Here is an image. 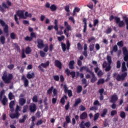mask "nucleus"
<instances>
[{"instance_id": "nucleus-16", "label": "nucleus", "mask_w": 128, "mask_h": 128, "mask_svg": "<svg viewBox=\"0 0 128 128\" xmlns=\"http://www.w3.org/2000/svg\"><path fill=\"white\" fill-rule=\"evenodd\" d=\"M22 80H23L24 84V86L25 88H28V80L26 78V76H22Z\"/></svg>"}, {"instance_id": "nucleus-28", "label": "nucleus", "mask_w": 128, "mask_h": 128, "mask_svg": "<svg viewBox=\"0 0 128 128\" xmlns=\"http://www.w3.org/2000/svg\"><path fill=\"white\" fill-rule=\"evenodd\" d=\"M8 98H6V96H4V98L2 99L0 102H2V104L3 106H6V102H8Z\"/></svg>"}, {"instance_id": "nucleus-38", "label": "nucleus", "mask_w": 128, "mask_h": 128, "mask_svg": "<svg viewBox=\"0 0 128 128\" xmlns=\"http://www.w3.org/2000/svg\"><path fill=\"white\" fill-rule=\"evenodd\" d=\"M82 86H78L77 87L78 94H80V93L82 92Z\"/></svg>"}, {"instance_id": "nucleus-64", "label": "nucleus", "mask_w": 128, "mask_h": 128, "mask_svg": "<svg viewBox=\"0 0 128 128\" xmlns=\"http://www.w3.org/2000/svg\"><path fill=\"white\" fill-rule=\"evenodd\" d=\"M52 50H54V44H50L49 46V50L50 52H52Z\"/></svg>"}, {"instance_id": "nucleus-3", "label": "nucleus", "mask_w": 128, "mask_h": 128, "mask_svg": "<svg viewBox=\"0 0 128 128\" xmlns=\"http://www.w3.org/2000/svg\"><path fill=\"white\" fill-rule=\"evenodd\" d=\"M13 78L12 74H9L8 76L5 72L2 76V80L4 81V84H10V81Z\"/></svg>"}, {"instance_id": "nucleus-41", "label": "nucleus", "mask_w": 128, "mask_h": 128, "mask_svg": "<svg viewBox=\"0 0 128 128\" xmlns=\"http://www.w3.org/2000/svg\"><path fill=\"white\" fill-rule=\"evenodd\" d=\"M65 38L64 36H60L58 37V42H62V40H64Z\"/></svg>"}, {"instance_id": "nucleus-19", "label": "nucleus", "mask_w": 128, "mask_h": 128, "mask_svg": "<svg viewBox=\"0 0 128 128\" xmlns=\"http://www.w3.org/2000/svg\"><path fill=\"white\" fill-rule=\"evenodd\" d=\"M82 22L84 24V29L82 30L83 32H86V28L88 26V24L86 23L87 20L86 18H84L82 19Z\"/></svg>"}, {"instance_id": "nucleus-61", "label": "nucleus", "mask_w": 128, "mask_h": 128, "mask_svg": "<svg viewBox=\"0 0 128 128\" xmlns=\"http://www.w3.org/2000/svg\"><path fill=\"white\" fill-rule=\"evenodd\" d=\"M60 102L62 104H64V102H66V100H64V98L62 97L60 100Z\"/></svg>"}, {"instance_id": "nucleus-59", "label": "nucleus", "mask_w": 128, "mask_h": 128, "mask_svg": "<svg viewBox=\"0 0 128 128\" xmlns=\"http://www.w3.org/2000/svg\"><path fill=\"white\" fill-rule=\"evenodd\" d=\"M85 110H86V107L84 106L81 105L80 106V112H84V111Z\"/></svg>"}, {"instance_id": "nucleus-22", "label": "nucleus", "mask_w": 128, "mask_h": 128, "mask_svg": "<svg viewBox=\"0 0 128 128\" xmlns=\"http://www.w3.org/2000/svg\"><path fill=\"white\" fill-rule=\"evenodd\" d=\"M88 118V113L86 112H83L80 115V119L84 120H86V118Z\"/></svg>"}, {"instance_id": "nucleus-21", "label": "nucleus", "mask_w": 128, "mask_h": 128, "mask_svg": "<svg viewBox=\"0 0 128 128\" xmlns=\"http://www.w3.org/2000/svg\"><path fill=\"white\" fill-rule=\"evenodd\" d=\"M82 102V100L80 98H78L76 100H75L74 104L73 105V106L74 108H76V106H78Z\"/></svg>"}, {"instance_id": "nucleus-20", "label": "nucleus", "mask_w": 128, "mask_h": 128, "mask_svg": "<svg viewBox=\"0 0 128 128\" xmlns=\"http://www.w3.org/2000/svg\"><path fill=\"white\" fill-rule=\"evenodd\" d=\"M61 48L63 52H66V50H69L70 47H66V44L64 42H61Z\"/></svg>"}, {"instance_id": "nucleus-11", "label": "nucleus", "mask_w": 128, "mask_h": 128, "mask_svg": "<svg viewBox=\"0 0 128 128\" xmlns=\"http://www.w3.org/2000/svg\"><path fill=\"white\" fill-rule=\"evenodd\" d=\"M118 95L114 94L111 96L110 102H112V104H116L118 102Z\"/></svg>"}, {"instance_id": "nucleus-49", "label": "nucleus", "mask_w": 128, "mask_h": 128, "mask_svg": "<svg viewBox=\"0 0 128 128\" xmlns=\"http://www.w3.org/2000/svg\"><path fill=\"white\" fill-rule=\"evenodd\" d=\"M10 38L12 40H16V34L14 32L10 33Z\"/></svg>"}, {"instance_id": "nucleus-34", "label": "nucleus", "mask_w": 128, "mask_h": 128, "mask_svg": "<svg viewBox=\"0 0 128 128\" xmlns=\"http://www.w3.org/2000/svg\"><path fill=\"white\" fill-rule=\"evenodd\" d=\"M104 84V78L99 79L97 82L98 86H100V84Z\"/></svg>"}, {"instance_id": "nucleus-9", "label": "nucleus", "mask_w": 128, "mask_h": 128, "mask_svg": "<svg viewBox=\"0 0 128 128\" xmlns=\"http://www.w3.org/2000/svg\"><path fill=\"white\" fill-rule=\"evenodd\" d=\"M123 54L124 56V62H128V50L126 47L124 46L122 48Z\"/></svg>"}, {"instance_id": "nucleus-8", "label": "nucleus", "mask_w": 128, "mask_h": 128, "mask_svg": "<svg viewBox=\"0 0 128 128\" xmlns=\"http://www.w3.org/2000/svg\"><path fill=\"white\" fill-rule=\"evenodd\" d=\"M128 76V72H124L122 73V74H118L116 76V80L117 82H120V80H124Z\"/></svg>"}, {"instance_id": "nucleus-46", "label": "nucleus", "mask_w": 128, "mask_h": 128, "mask_svg": "<svg viewBox=\"0 0 128 128\" xmlns=\"http://www.w3.org/2000/svg\"><path fill=\"white\" fill-rule=\"evenodd\" d=\"M124 22L126 24V28L128 30V18L124 17Z\"/></svg>"}, {"instance_id": "nucleus-10", "label": "nucleus", "mask_w": 128, "mask_h": 128, "mask_svg": "<svg viewBox=\"0 0 128 128\" xmlns=\"http://www.w3.org/2000/svg\"><path fill=\"white\" fill-rule=\"evenodd\" d=\"M68 86H66V85L64 84V92L65 94H68V96H69V98H70L72 96V91L70 90H68Z\"/></svg>"}, {"instance_id": "nucleus-13", "label": "nucleus", "mask_w": 128, "mask_h": 128, "mask_svg": "<svg viewBox=\"0 0 128 128\" xmlns=\"http://www.w3.org/2000/svg\"><path fill=\"white\" fill-rule=\"evenodd\" d=\"M37 46L38 48H44V40L42 39H38L37 40Z\"/></svg>"}, {"instance_id": "nucleus-1", "label": "nucleus", "mask_w": 128, "mask_h": 128, "mask_svg": "<svg viewBox=\"0 0 128 128\" xmlns=\"http://www.w3.org/2000/svg\"><path fill=\"white\" fill-rule=\"evenodd\" d=\"M18 16H19L20 18H24L26 20V17L24 16V10H18L16 12V14L14 15V20L16 22V24L19 25L20 22H18Z\"/></svg>"}, {"instance_id": "nucleus-42", "label": "nucleus", "mask_w": 128, "mask_h": 128, "mask_svg": "<svg viewBox=\"0 0 128 128\" xmlns=\"http://www.w3.org/2000/svg\"><path fill=\"white\" fill-rule=\"evenodd\" d=\"M93 22H94V26H98V19H96L94 20L93 21Z\"/></svg>"}, {"instance_id": "nucleus-31", "label": "nucleus", "mask_w": 128, "mask_h": 128, "mask_svg": "<svg viewBox=\"0 0 128 128\" xmlns=\"http://www.w3.org/2000/svg\"><path fill=\"white\" fill-rule=\"evenodd\" d=\"M40 66H42L44 68H46L50 66V62L47 61L46 63H42Z\"/></svg>"}, {"instance_id": "nucleus-5", "label": "nucleus", "mask_w": 128, "mask_h": 128, "mask_svg": "<svg viewBox=\"0 0 128 128\" xmlns=\"http://www.w3.org/2000/svg\"><path fill=\"white\" fill-rule=\"evenodd\" d=\"M0 24L2 26L4 27V32L6 34V36H8L10 34H8V25L6 24V22L3 20H0Z\"/></svg>"}, {"instance_id": "nucleus-2", "label": "nucleus", "mask_w": 128, "mask_h": 128, "mask_svg": "<svg viewBox=\"0 0 128 128\" xmlns=\"http://www.w3.org/2000/svg\"><path fill=\"white\" fill-rule=\"evenodd\" d=\"M112 20H115V22L116 24H118L119 28H122L124 26V20H120V18L118 16H114L113 15H111L109 18V20L112 22Z\"/></svg>"}, {"instance_id": "nucleus-26", "label": "nucleus", "mask_w": 128, "mask_h": 128, "mask_svg": "<svg viewBox=\"0 0 128 128\" xmlns=\"http://www.w3.org/2000/svg\"><path fill=\"white\" fill-rule=\"evenodd\" d=\"M26 118H28V115L24 114L22 118L19 120V122L20 124H24V122H26Z\"/></svg>"}, {"instance_id": "nucleus-54", "label": "nucleus", "mask_w": 128, "mask_h": 128, "mask_svg": "<svg viewBox=\"0 0 128 128\" xmlns=\"http://www.w3.org/2000/svg\"><path fill=\"white\" fill-rule=\"evenodd\" d=\"M66 124H70V116H66Z\"/></svg>"}, {"instance_id": "nucleus-58", "label": "nucleus", "mask_w": 128, "mask_h": 128, "mask_svg": "<svg viewBox=\"0 0 128 128\" xmlns=\"http://www.w3.org/2000/svg\"><path fill=\"white\" fill-rule=\"evenodd\" d=\"M118 114V112L116 110H112L110 112V115L112 116H116Z\"/></svg>"}, {"instance_id": "nucleus-4", "label": "nucleus", "mask_w": 128, "mask_h": 128, "mask_svg": "<svg viewBox=\"0 0 128 128\" xmlns=\"http://www.w3.org/2000/svg\"><path fill=\"white\" fill-rule=\"evenodd\" d=\"M107 61L108 64V66H106V64L104 66V64H102V68H106L105 69L106 72H110V69L112 68V66H110V64H112V56H107L106 57Z\"/></svg>"}, {"instance_id": "nucleus-63", "label": "nucleus", "mask_w": 128, "mask_h": 128, "mask_svg": "<svg viewBox=\"0 0 128 128\" xmlns=\"http://www.w3.org/2000/svg\"><path fill=\"white\" fill-rule=\"evenodd\" d=\"M112 50L114 51V52H118V46L114 45L113 46Z\"/></svg>"}, {"instance_id": "nucleus-14", "label": "nucleus", "mask_w": 128, "mask_h": 128, "mask_svg": "<svg viewBox=\"0 0 128 128\" xmlns=\"http://www.w3.org/2000/svg\"><path fill=\"white\" fill-rule=\"evenodd\" d=\"M65 74H66L68 76H70V74L72 78H74L76 76V72L74 71H72L70 72L68 68H66L65 70Z\"/></svg>"}, {"instance_id": "nucleus-15", "label": "nucleus", "mask_w": 128, "mask_h": 128, "mask_svg": "<svg viewBox=\"0 0 128 128\" xmlns=\"http://www.w3.org/2000/svg\"><path fill=\"white\" fill-rule=\"evenodd\" d=\"M4 8H8V6L6 5V2H2V5H0V12H6Z\"/></svg>"}, {"instance_id": "nucleus-60", "label": "nucleus", "mask_w": 128, "mask_h": 128, "mask_svg": "<svg viewBox=\"0 0 128 128\" xmlns=\"http://www.w3.org/2000/svg\"><path fill=\"white\" fill-rule=\"evenodd\" d=\"M94 106H100V102H98V100H96L94 102Z\"/></svg>"}, {"instance_id": "nucleus-27", "label": "nucleus", "mask_w": 128, "mask_h": 128, "mask_svg": "<svg viewBox=\"0 0 128 128\" xmlns=\"http://www.w3.org/2000/svg\"><path fill=\"white\" fill-rule=\"evenodd\" d=\"M91 74L92 76V78L90 80V82H91L94 84V82H96L98 78H96V75L94 74V73H92V74Z\"/></svg>"}, {"instance_id": "nucleus-29", "label": "nucleus", "mask_w": 128, "mask_h": 128, "mask_svg": "<svg viewBox=\"0 0 128 128\" xmlns=\"http://www.w3.org/2000/svg\"><path fill=\"white\" fill-rule=\"evenodd\" d=\"M74 60H72L70 62H69V68L70 70H74Z\"/></svg>"}, {"instance_id": "nucleus-53", "label": "nucleus", "mask_w": 128, "mask_h": 128, "mask_svg": "<svg viewBox=\"0 0 128 128\" xmlns=\"http://www.w3.org/2000/svg\"><path fill=\"white\" fill-rule=\"evenodd\" d=\"M7 68L8 70H12L14 68V64H10L7 66Z\"/></svg>"}, {"instance_id": "nucleus-33", "label": "nucleus", "mask_w": 128, "mask_h": 128, "mask_svg": "<svg viewBox=\"0 0 128 128\" xmlns=\"http://www.w3.org/2000/svg\"><path fill=\"white\" fill-rule=\"evenodd\" d=\"M0 42L2 44H4L6 43V38H4V36H1L0 37Z\"/></svg>"}, {"instance_id": "nucleus-45", "label": "nucleus", "mask_w": 128, "mask_h": 128, "mask_svg": "<svg viewBox=\"0 0 128 128\" xmlns=\"http://www.w3.org/2000/svg\"><path fill=\"white\" fill-rule=\"evenodd\" d=\"M120 66H121L120 60H117L116 66V68H120Z\"/></svg>"}, {"instance_id": "nucleus-39", "label": "nucleus", "mask_w": 128, "mask_h": 128, "mask_svg": "<svg viewBox=\"0 0 128 128\" xmlns=\"http://www.w3.org/2000/svg\"><path fill=\"white\" fill-rule=\"evenodd\" d=\"M117 45L120 48H122V46H124V42L122 40L118 42L117 43Z\"/></svg>"}, {"instance_id": "nucleus-40", "label": "nucleus", "mask_w": 128, "mask_h": 128, "mask_svg": "<svg viewBox=\"0 0 128 128\" xmlns=\"http://www.w3.org/2000/svg\"><path fill=\"white\" fill-rule=\"evenodd\" d=\"M8 98L10 100H12L14 98V95L12 94V92H10L8 95Z\"/></svg>"}, {"instance_id": "nucleus-6", "label": "nucleus", "mask_w": 128, "mask_h": 128, "mask_svg": "<svg viewBox=\"0 0 128 128\" xmlns=\"http://www.w3.org/2000/svg\"><path fill=\"white\" fill-rule=\"evenodd\" d=\"M64 26L66 28V29L64 30V34L66 36V38H68V35L70 34L67 32H70V30H72V26L68 24V22L66 21L64 22Z\"/></svg>"}, {"instance_id": "nucleus-32", "label": "nucleus", "mask_w": 128, "mask_h": 128, "mask_svg": "<svg viewBox=\"0 0 128 128\" xmlns=\"http://www.w3.org/2000/svg\"><path fill=\"white\" fill-rule=\"evenodd\" d=\"M25 52L26 54H30L32 52V49L30 48V47H26L25 50Z\"/></svg>"}, {"instance_id": "nucleus-36", "label": "nucleus", "mask_w": 128, "mask_h": 128, "mask_svg": "<svg viewBox=\"0 0 128 128\" xmlns=\"http://www.w3.org/2000/svg\"><path fill=\"white\" fill-rule=\"evenodd\" d=\"M100 118V113H96L94 115V120L96 122V120H98V119Z\"/></svg>"}, {"instance_id": "nucleus-44", "label": "nucleus", "mask_w": 128, "mask_h": 128, "mask_svg": "<svg viewBox=\"0 0 128 128\" xmlns=\"http://www.w3.org/2000/svg\"><path fill=\"white\" fill-rule=\"evenodd\" d=\"M53 78L56 82H58L60 80V76L58 75H54L53 76Z\"/></svg>"}, {"instance_id": "nucleus-50", "label": "nucleus", "mask_w": 128, "mask_h": 128, "mask_svg": "<svg viewBox=\"0 0 128 128\" xmlns=\"http://www.w3.org/2000/svg\"><path fill=\"white\" fill-rule=\"evenodd\" d=\"M120 116L122 118H126V113L124 112H122L120 114Z\"/></svg>"}, {"instance_id": "nucleus-18", "label": "nucleus", "mask_w": 128, "mask_h": 128, "mask_svg": "<svg viewBox=\"0 0 128 128\" xmlns=\"http://www.w3.org/2000/svg\"><path fill=\"white\" fill-rule=\"evenodd\" d=\"M20 116V114L18 112H16L15 114H12L10 115V116L11 118H18Z\"/></svg>"}, {"instance_id": "nucleus-23", "label": "nucleus", "mask_w": 128, "mask_h": 128, "mask_svg": "<svg viewBox=\"0 0 128 128\" xmlns=\"http://www.w3.org/2000/svg\"><path fill=\"white\" fill-rule=\"evenodd\" d=\"M121 70L122 72H126V70H128L126 66V62H122Z\"/></svg>"}, {"instance_id": "nucleus-7", "label": "nucleus", "mask_w": 128, "mask_h": 128, "mask_svg": "<svg viewBox=\"0 0 128 128\" xmlns=\"http://www.w3.org/2000/svg\"><path fill=\"white\" fill-rule=\"evenodd\" d=\"M53 90V95L52 96V98L56 96H58V90L56 88H54V86H52L48 90H47V94L50 95L52 94Z\"/></svg>"}, {"instance_id": "nucleus-37", "label": "nucleus", "mask_w": 128, "mask_h": 128, "mask_svg": "<svg viewBox=\"0 0 128 128\" xmlns=\"http://www.w3.org/2000/svg\"><path fill=\"white\" fill-rule=\"evenodd\" d=\"M28 105H25L24 107H23V110H22V112L24 114L26 112H28Z\"/></svg>"}, {"instance_id": "nucleus-35", "label": "nucleus", "mask_w": 128, "mask_h": 128, "mask_svg": "<svg viewBox=\"0 0 128 128\" xmlns=\"http://www.w3.org/2000/svg\"><path fill=\"white\" fill-rule=\"evenodd\" d=\"M50 9L51 10L52 12H55V10L58 9V8H56V6L52 4L50 6Z\"/></svg>"}, {"instance_id": "nucleus-24", "label": "nucleus", "mask_w": 128, "mask_h": 128, "mask_svg": "<svg viewBox=\"0 0 128 128\" xmlns=\"http://www.w3.org/2000/svg\"><path fill=\"white\" fill-rule=\"evenodd\" d=\"M108 114V109L104 108L102 110V113L100 114L101 118H104Z\"/></svg>"}, {"instance_id": "nucleus-57", "label": "nucleus", "mask_w": 128, "mask_h": 128, "mask_svg": "<svg viewBox=\"0 0 128 128\" xmlns=\"http://www.w3.org/2000/svg\"><path fill=\"white\" fill-rule=\"evenodd\" d=\"M14 106V101L12 100L9 104V108H12Z\"/></svg>"}, {"instance_id": "nucleus-52", "label": "nucleus", "mask_w": 128, "mask_h": 128, "mask_svg": "<svg viewBox=\"0 0 128 128\" xmlns=\"http://www.w3.org/2000/svg\"><path fill=\"white\" fill-rule=\"evenodd\" d=\"M77 48L78 50H82V44H80V43H78L77 44Z\"/></svg>"}, {"instance_id": "nucleus-25", "label": "nucleus", "mask_w": 128, "mask_h": 128, "mask_svg": "<svg viewBox=\"0 0 128 128\" xmlns=\"http://www.w3.org/2000/svg\"><path fill=\"white\" fill-rule=\"evenodd\" d=\"M26 100L24 99V98H21L19 100V104H20V106H24L26 104Z\"/></svg>"}, {"instance_id": "nucleus-48", "label": "nucleus", "mask_w": 128, "mask_h": 128, "mask_svg": "<svg viewBox=\"0 0 128 128\" xmlns=\"http://www.w3.org/2000/svg\"><path fill=\"white\" fill-rule=\"evenodd\" d=\"M24 40H26V42H32V38L28 36H26L24 38Z\"/></svg>"}, {"instance_id": "nucleus-12", "label": "nucleus", "mask_w": 128, "mask_h": 128, "mask_svg": "<svg viewBox=\"0 0 128 128\" xmlns=\"http://www.w3.org/2000/svg\"><path fill=\"white\" fill-rule=\"evenodd\" d=\"M29 110L30 112L34 113L36 111V105L34 103H32V104L29 106Z\"/></svg>"}, {"instance_id": "nucleus-30", "label": "nucleus", "mask_w": 128, "mask_h": 128, "mask_svg": "<svg viewBox=\"0 0 128 128\" xmlns=\"http://www.w3.org/2000/svg\"><path fill=\"white\" fill-rule=\"evenodd\" d=\"M26 78H28V80H30L31 78H34V73L32 72L31 74H26Z\"/></svg>"}, {"instance_id": "nucleus-56", "label": "nucleus", "mask_w": 128, "mask_h": 128, "mask_svg": "<svg viewBox=\"0 0 128 128\" xmlns=\"http://www.w3.org/2000/svg\"><path fill=\"white\" fill-rule=\"evenodd\" d=\"M25 16L26 18H32V14H28V12H25Z\"/></svg>"}, {"instance_id": "nucleus-47", "label": "nucleus", "mask_w": 128, "mask_h": 128, "mask_svg": "<svg viewBox=\"0 0 128 128\" xmlns=\"http://www.w3.org/2000/svg\"><path fill=\"white\" fill-rule=\"evenodd\" d=\"M32 100L34 102H38V96L36 95L34 96L32 98Z\"/></svg>"}, {"instance_id": "nucleus-51", "label": "nucleus", "mask_w": 128, "mask_h": 128, "mask_svg": "<svg viewBox=\"0 0 128 128\" xmlns=\"http://www.w3.org/2000/svg\"><path fill=\"white\" fill-rule=\"evenodd\" d=\"M98 110V108L96 106H92L90 108V110Z\"/></svg>"}, {"instance_id": "nucleus-43", "label": "nucleus", "mask_w": 128, "mask_h": 128, "mask_svg": "<svg viewBox=\"0 0 128 128\" xmlns=\"http://www.w3.org/2000/svg\"><path fill=\"white\" fill-rule=\"evenodd\" d=\"M85 70L86 72L90 74H94V72L92 70H90V68L86 66V67Z\"/></svg>"}, {"instance_id": "nucleus-55", "label": "nucleus", "mask_w": 128, "mask_h": 128, "mask_svg": "<svg viewBox=\"0 0 128 128\" xmlns=\"http://www.w3.org/2000/svg\"><path fill=\"white\" fill-rule=\"evenodd\" d=\"M4 94V90H3L0 92V100H2V96Z\"/></svg>"}, {"instance_id": "nucleus-17", "label": "nucleus", "mask_w": 128, "mask_h": 128, "mask_svg": "<svg viewBox=\"0 0 128 128\" xmlns=\"http://www.w3.org/2000/svg\"><path fill=\"white\" fill-rule=\"evenodd\" d=\"M54 66H55L58 68L60 70H62V62L58 60H55Z\"/></svg>"}, {"instance_id": "nucleus-62", "label": "nucleus", "mask_w": 128, "mask_h": 128, "mask_svg": "<svg viewBox=\"0 0 128 128\" xmlns=\"http://www.w3.org/2000/svg\"><path fill=\"white\" fill-rule=\"evenodd\" d=\"M64 10L67 12H70V6L67 5L64 7Z\"/></svg>"}]
</instances>
